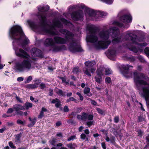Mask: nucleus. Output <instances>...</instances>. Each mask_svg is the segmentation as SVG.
I'll list each match as a JSON object with an SVG mask.
<instances>
[{"label": "nucleus", "instance_id": "nucleus-1", "mask_svg": "<svg viewBox=\"0 0 149 149\" xmlns=\"http://www.w3.org/2000/svg\"><path fill=\"white\" fill-rule=\"evenodd\" d=\"M9 35L13 40V49L16 55L24 58L22 62L16 64L15 70L19 72L25 70H29L32 68L31 58L24 50L21 49L18 50V47L24 48L25 45L30 43L29 40L24 35L21 28L18 25L14 26L11 28Z\"/></svg>", "mask_w": 149, "mask_h": 149}, {"label": "nucleus", "instance_id": "nucleus-2", "mask_svg": "<svg viewBox=\"0 0 149 149\" xmlns=\"http://www.w3.org/2000/svg\"><path fill=\"white\" fill-rule=\"evenodd\" d=\"M87 29L89 31V35L87 36V40L94 43L96 48L97 49L107 48L112 41L114 44L120 42L121 38L119 36V31L116 27L110 28L107 30H103L100 31L98 36L101 40H98L96 36L94 26L91 24H88Z\"/></svg>", "mask_w": 149, "mask_h": 149}, {"label": "nucleus", "instance_id": "nucleus-3", "mask_svg": "<svg viewBox=\"0 0 149 149\" xmlns=\"http://www.w3.org/2000/svg\"><path fill=\"white\" fill-rule=\"evenodd\" d=\"M134 81L136 89L141 96L146 99L147 106L149 108V78L141 73L134 72Z\"/></svg>", "mask_w": 149, "mask_h": 149}, {"label": "nucleus", "instance_id": "nucleus-4", "mask_svg": "<svg viewBox=\"0 0 149 149\" xmlns=\"http://www.w3.org/2000/svg\"><path fill=\"white\" fill-rule=\"evenodd\" d=\"M40 15V21L43 26V31L46 34L51 35L57 34V33L54 31L56 28L62 27V25L59 21H57L54 22L52 26L47 25L45 23L46 16L45 15L41 14Z\"/></svg>", "mask_w": 149, "mask_h": 149}, {"label": "nucleus", "instance_id": "nucleus-5", "mask_svg": "<svg viewBox=\"0 0 149 149\" xmlns=\"http://www.w3.org/2000/svg\"><path fill=\"white\" fill-rule=\"evenodd\" d=\"M60 31L63 34H65L67 40H72V42L68 46L69 49L71 52H75L82 51V49L80 45L76 41L73 39V35L71 32L65 29H61Z\"/></svg>", "mask_w": 149, "mask_h": 149}, {"label": "nucleus", "instance_id": "nucleus-6", "mask_svg": "<svg viewBox=\"0 0 149 149\" xmlns=\"http://www.w3.org/2000/svg\"><path fill=\"white\" fill-rule=\"evenodd\" d=\"M90 19L97 20L99 17L106 16L107 13L104 12L95 11L92 9H88L87 11Z\"/></svg>", "mask_w": 149, "mask_h": 149}, {"label": "nucleus", "instance_id": "nucleus-7", "mask_svg": "<svg viewBox=\"0 0 149 149\" xmlns=\"http://www.w3.org/2000/svg\"><path fill=\"white\" fill-rule=\"evenodd\" d=\"M124 39L126 40L129 39V38H131L130 42L131 43L134 44H137L139 42L143 41V40L141 38H138L137 36L134 37H132L133 33L131 31H128L125 33Z\"/></svg>", "mask_w": 149, "mask_h": 149}, {"label": "nucleus", "instance_id": "nucleus-8", "mask_svg": "<svg viewBox=\"0 0 149 149\" xmlns=\"http://www.w3.org/2000/svg\"><path fill=\"white\" fill-rule=\"evenodd\" d=\"M85 64L87 68H86L85 70H84V72L88 76L91 77V75L89 71L92 73H94L95 69L92 68V67L95 64V63L94 61H87L85 63Z\"/></svg>", "mask_w": 149, "mask_h": 149}, {"label": "nucleus", "instance_id": "nucleus-9", "mask_svg": "<svg viewBox=\"0 0 149 149\" xmlns=\"http://www.w3.org/2000/svg\"><path fill=\"white\" fill-rule=\"evenodd\" d=\"M71 16L72 18L74 20H81L83 17V12L81 10L73 12Z\"/></svg>", "mask_w": 149, "mask_h": 149}, {"label": "nucleus", "instance_id": "nucleus-10", "mask_svg": "<svg viewBox=\"0 0 149 149\" xmlns=\"http://www.w3.org/2000/svg\"><path fill=\"white\" fill-rule=\"evenodd\" d=\"M147 44L145 42H143L142 43L139 44L138 46L139 47L138 48H136L135 47H132L130 49L132 51L136 53L138 51L141 52L143 51V47H145L147 46Z\"/></svg>", "mask_w": 149, "mask_h": 149}, {"label": "nucleus", "instance_id": "nucleus-11", "mask_svg": "<svg viewBox=\"0 0 149 149\" xmlns=\"http://www.w3.org/2000/svg\"><path fill=\"white\" fill-rule=\"evenodd\" d=\"M101 70H100L98 69L96 72L97 75L95 77V81L99 83H100L102 81V76L104 74L102 72H101Z\"/></svg>", "mask_w": 149, "mask_h": 149}, {"label": "nucleus", "instance_id": "nucleus-12", "mask_svg": "<svg viewBox=\"0 0 149 149\" xmlns=\"http://www.w3.org/2000/svg\"><path fill=\"white\" fill-rule=\"evenodd\" d=\"M121 20L125 23L131 22L132 21V17L130 15H125L122 16Z\"/></svg>", "mask_w": 149, "mask_h": 149}, {"label": "nucleus", "instance_id": "nucleus-13", "mask_svg": "<svg viewBox=\"0 0 149 149\" xmlns=\"http://www.w3.org/2000/svg\"><path fill=\"white\" fill-rule=\"evenodd\" d=\"M100 70H101V72L103 73V75H109L111 74L112 73V71L109 68H105L103 67H101L99 69Z\"/></svg>", "mask_w": 149, "mask_h": 149}, {"label": "nucleus", "instance_id": "nucleus-14", "mask_svg": "<svg viewBox=\"0 0 149 149\" xmlns=\"http://www.w3.org/2000/svg\"><path fill=\"white\" fill-rule=\"evenodd\" d=\"M54 40L55 42L60 44H63L66 43L67 40H65L64 38L58 37H56L54 38Z\"/></svg>", "mask_w": 149, "mask_h": 149}, {"label": "nucleus", "instance_id": "nucleus-15", "mask_svg": "<svg viewBox=\"0 0 149 149\" xmlns=\"http://www.w3.org/2000/svg\"><path fill=\"white\" fill-rule=\"evenodd\" d=\"M116 54V52L115 49H109L108 54L109 56V58L113 59L112 57H114Z\"/></svg>", "mask_w": 149, "mask_h": 149}, {"label": "nucleus", "instance_id": "nucleus-16", "mask_svg": "<svg viewBox=\"0 0 149 149\" xmlns=\"http://www.w3.org/2000/svg\"><path fill=\"white\" fill-rule=\"evenodd\" d=\"M13 109L17 112L19 111L20 110H24L25 107L22 105L18 104H16L13 107Z\"/></svg>", "mask_w": 149, "mask_h": 149}, {"label": "nucleus", "instance_id": "nucleus-17", "mask_svg": "<svg viewBox=\"0 0 149 149\" xmlns=\"http://www.w3.org/2000/svg\"><path fill=\"white\" fill-rule=\"evenodd\" d=\"M54 44V42L52 39L48 38L46 39L44 42L45 45L46 46H48L52 45Z\"/></svg>", "mask_w": 149, "mask_h": 149}, {"label": "nucleus", "instance_id": "nucleus-18", "mask_svg": "<svg viewBox=\"0 0 149 149\" xmlns=\"http://www.w3.org/2000/svg\"><path fill=\"white\" fill-rule=\"evenodd\" d=\"M40 53L41 51L36 48H33L32 49L31 53L33 56H39Z\"/></svg>", "mask_w": 149, "mask_h": 149}, {"label": "nucleus", "instance_id": "nucleus-19", "mask_svg": "<svg viewBox=\"0 0 149 149\" xmlns=\"http://www.w3.org/2000/svg\"><path fill=\"white\" fill-rule=\"evenodd\" d=\"M27 22L30 27L33 30H35L38 28V26L30 20H28Z\"/></svg>", "mask_w": 149, "mask_h": 149}, {"label": "nucleus", "instance_id": "nucleus-20", "mask_svg": "<svg viewBox=\"0 0 149 149\" xmlns=\"http://www.w3.org/2000/svg\"><path fill=\"white\" fill-rule=\"evenodd\" d=\"M90 88H89L86 87L84 91V93L87 96L90 97L92 95V94L90 92Z\"/></svg>", "mask_w": 149, "mask_h": 149}, {"label": "nucleus", "instance_id": "nucleus-21", "mask_svg": "<svg viewBox=\"0 0 149 149\" xmlns=\"http://www.w3.org/2000/svg\"><path fill=\"white\" fill-rule=\"evenodd\" d=\"M52 103H55V106L57 107H59L61 105V102L57 99H53L51 102Z\"/></svg>", "mask_w": 149, "mask_h": 149}, {"label": "nucleus", "instance_id": "nucleus-22", "mask_svg": "<svg viewBox=\"0 0 149 149\" xmlns=\"http://www.w3.org/2000/svg\"><path fill=\"white\" fill-rule=\"evenodd\" d=\"M21 137V135L20 134H18L16 135L15 142L17 144L21 143V141L20 139Z\"/></svg>", "mask_w": 149, "mask_h": 149}, {"label": "nucleus", "instance_id": "nucleus-23", "mask_svg": "<svg viewBox=\"0 0 149 149\" xmlns=\"http://www.w3.org/2000/svg\"><path fill=\"white\" fill-rule=\"evenodd\" d=\"M49 9L48 6H47L45 7H40L38 8V10L40 12H44L48 10Z\"/></svg>", "mask_w": 149, "mask_h": 149}, {"label": "nucleus", "instance_id": "nucleus-24", "mask_svg": "<svg viewBox=\"0 0 149 149\" xmlns=\"http://www.w3.org/2000/svg\"><path fill=\"white\" fill-rule=\"evenodd\" d=\"M47 109L45 108L42 107L41 111L38 116V118H42L44 116V112L47 111Z\"/></svg>", "mask_w": 149, "mask_h": 149}, {"label": "nucleus", "instance_id": "nucleus-25", "mask_svg": "<svg viewBox=\"0 0 149 149\" xmlns=\"http://www.w3.org/2000/svg\"><path fill=\"white\" fill-rule=\"evenodd\" d=\"M30 121L31 122V123L29 125V127H30L34 125L36 123V118H34L33 119H31V118H29Z\"/></svg>", "mask_w": 149, "mask_h": 149}, {"label": "nucleus", "instance_id": "nucleus-26", "mask_svg": "<svg viewBox=\"0 0 149 149\" xmlns=\"http://www.w3.org/2000/svg\"><path fill=\"white\" fill-rule=\"evenodd\" d=\"M67 146L71 149H74L77 147L76 145L74 143H69L67 144Z\"/></svg>", "mask_w": 149, "mask_h": 149}, {"label": "nucleus", "instance_id": "nucleus-27", "mask_svg": "<svg viewBox=\"0 0 149 149\" xmlns=\"http://www.w3.org/2000/svg\"><path fill=\"white\" fill-rule=\"evenodd\" d=\"M25 107L26 109H28L32 107V104L31 103L26 102L25 104Z\"/></svg>", "mask_w": 149, "mask_h": 149}, {"label": "nucleus", "instance_id": "nucleus-28", "mask_svg": "<svg viewBox=\"0 0 149 149\" xmlns=\"http://www.w3.org/2000/svg\"><path fill=\"white\" fill-rule=\"evenodd\" d=\"M27 88L29 89H33L37 88L36 85L34 84H29L27 85Z\"/></svg>", "mask_w": 149, "mask_h": 149}, {"label": "nucleus", "instance_id": "nucleus-29", "mask_svg": "<svg viewBox=\"0 0 149 149\" xmlns=\"http://www.w3.org/2000/svg\"><path fill=\"white\" fill-rule=\"evenodd\" d=\"M123 68L125 70H128L131 68H132L133 66L130 65H123L122 66Z\"/></svg>", "mask_w": 149, "mask_h": 149}, {"label": "nucleus", "instance_id": "nucleus-30", "mask_svg": "<svg viewBox=\"0 0 149 149\" xmlns=\"http://www.w3.org/2000/svg\"><path fill=\"white\" fill-rule=\"evenodd\" d=\"M82 120H86L88 116V113H82Z\"/></svg>", "mask_w": 149, "mask_h": 149}, {"label": "nucleus", "instance_id": "nucleus-31", "mask_svg": "<svg viewBox=\"0 0 149 149\" xmlns=\"http://www.w3.org/2000/svg\"><path fill=\"white\" fill-rule=\"evenodd\" d=\"M62 46H55L54 47L53 50L55 52H57L60 51L62 49Z\"/></svg>", "mask_w": 149, "mask_h": 149}, {"label": "nucleus", "instance_id": "nucleus-32", "mask_svg": "<svg viewBox=\"0 0 149 149\" xmlns=\"http://www.w3.org/2000/svg\"><path fill=\"white\" fill-rule=\"evenodd\" d=\"M144 52L146 56L149 58V48L146 47L144 50Z\"/></svg>", "mask_w": 149, "mask_h": 149}, {"label": "nucleus", "instance_id": "nucleus-33", "mask_svg": "<svg viewBox=\"0 0 149 149\" xmlns=\"http://www.w3.org/2000/svg\"><path fill=\"white\" fill-rule=\"evenodd\" d=\"M93 118V116L92 115L89 114L88 113V116H87V118H86V120H92Z\"/></svg>", "mask_w": 149, "mask_h": 149}, {"label": "nucleus", "instance_id": "nucleus-34", "mask_svg": "<svg viewBox=\"0 0 149 149\" xmlns=\"http://www.w3.org/2000/svg\"><path fill=\"white\" fill-rule=\"evenodd\" d=\"M32 79V77L31 76L28 77L25 81V83H27L30 82Z\"/></svg>", "mask_w": 149, "mask_h": 149}, {"label": "nucleus", "instance_id": "nucleus-35", "mask_svg": "<svg viewBox=\"0 0 149 149\" xmlns=\"http://www.w3.org/2000/svg\"><path fill=\"white\" fill-rule=\"evenodd\" d=\"M105 81L106 83L109 84L111 81V79L110 77H107L106 78Z\"/></svg>", "mask_w": 149, "mask_h": 149}, {"label": "nucleus", "instance_id": "nucleus-36", "mask_svg": "<svg viewBox=\"0 0 149 149\" xmlns=\"http://www.w3.org/2000/svg\"><path fill=\"white\" fill-rule=\"evenodd\" d=\"M58 91H56V93H57V94L62 96L65 95V93H63L61 90L58 89Z\"/></svg>", "mask_w": 149, "mask_h": 149}, {"label": "nucleus", "instance_id": "nucleus-37", "mask_svg": "<svg viewBox=\"0 0 149 149\" xmlns=\"http://www.w3.org/2000/svg\"><path fill=\"white\" fill-rule=\"evenodd\" d=\"M113 24L115 25L120 27H123V24L117 22H114Z\"/></svg>", "mask_w": 149, "mask_h": 149}, {"label": "nucleus", "instance_id": "nucleus-38", "mask_svg": "<svg viewBox=\"0 0 149 149\" xmlns=\"http://www.w3.org/2000/svg\"><path fill=\"white\" fill-rule=\"evenodd\" d=\"M50 143L53 145H54L55 143L57 142V139L55 138H53L52 140L50 141Z\"/></svg>", "mask_w": 149, "mask_h": 149}, {"label": "nucleus", "instance_id": "nucleus-39", "mask_svg": "<svg viewBox=\"0 0 149 149\" xmlns=\"http://www.w3.org/2000/svg\"><path fill=\"white\" fill-rule=\"evenodd\" d=\"M79 71V68L77 67H75L73 70V72L74 74H77Z\"/></svg>", "mask_w": 149, "mask_h": 149}, {"label": "nucleus", "instance_id": "nucleus-40", "mask_svg": "<svg viewBox=\"0 0 149 149\" xmlns=\"http://www.w3.org/2000/svg\"><path fill=\"white\" fill-rule=\"evenodd\" d=\"M75 139H76V136L75 135H73L71 136L69 138H68V141H70Z\"/></svg>", "mask_w": 149, "mask_h": 149}, {"label": "nucleus", "instance_id": "nucleus-41", "mask_svg": "<svg viewBox=\"0 0 149 149\" xmlns=\"http://www.w3.org/2000/svg\"><path fill=\"white\" fill-rule=\"evenodd\" d=\"M61 21L64 24L66 25H68V22L67 21L64 19H61Z\"/></svg>", "mask_w": 149, "mask_h": 149}, {"label": "nucleus", "instance_id": "nucleus-42", "mask_svg": "<svg viewBox=\"0 0 149 149\" xmlns=\"http://www.w3.org/2000/svg\"><path fill=\"white\" fill-rule=\"evenodd\" d=\"M63 83H65L66 85H68L69 84V81H67L66 80V79L64 77H62L61 78Z\"/></svg>", "mask_w": 149, "mask_h": 149}, {"label": "nucleus", "instance_id": "nucleus-43", "mask_svg": "<svg viewBox=\"0 0 149 149\" xmlns=\"http://www.w3.org/2000/svg\"><path fill=\"white\" fill-rule=\"evenodd\" d=\"M94 121H90L86 123V124L89 127H90L93 124Z\"/></svg>", "mask_w": 149, "mask_h": 149}, {"label": "nucleus", "instance_id": "nucleus-44", "mask_svg": "<svg viewBox=\"0 0 149 149\" xmlns=\"http://www.w3.org/2000/svg\"><path fill=\"white\" fill-rule=\"evenodd\" d=\"M8 143L9 146L11 148H15V146H14L13 143L12 142H9Z\"/></svg>", "mask_w": 149, "mask_h": 149}, {"label": "nucleus", "instance_id": "nucleus-45", "mask_svg": "<svg viewBox=\"0 0 149 149\" xmlns=\"http://www.w3.org/2000/svg\"><path fill=\"white\" fill-rule=\"evenodd\" d=\"M138 58L141 62H143L144 60L143 57L141 56H138Z\"/></svg>", "mask_w": 149, "mask_h": 149}, {"label": "nucleus", "instance_id": "nucleus-46", "mask_svg": "<svg viewBox=\"0 0 149 149\" xmlns=\"http://www.w3.org/2000/svg\"><path fill=\"white\" fill-rule=\"evenodd\" d=\"M40 87L42 89L46 87L45 84L42 83H40Z\"/></svg>", "mask_w": 149, "mask_h": 149}, {"label": "nucleus", "instance_id": "nucleus-47", "mask_svg": "<svg viewBox=\"0 0 149 149\" xmlns=\"http://www.w3.org/2000/svg\"><path fill=\"white\" fill-rule=\"evenodd\" d=\"M97 110L99 113L101 114H103L104 113L103 111L100 108H97Z\"/></svg>", "mask_w": 149, "mask_h": 149}, {"label": "nucleus", "instance_id": "nucleus-48", "mask_svg": "<svg viewBox=\"0 0 149 149\" xmlns=\"http://www.w3.org/2000/svg\"><path fill=\"white\" fill-rule=\"evenodd\" d=\"M64 111L65 112H68L69 111V109L67 106H65L63 108Z\"/></svg>", "mask_w": 149, "mask_h": 149}, {"label": "nucleus", "instance_id": "nucleus-49", "mask_svg": "<svg viewBox=\"0 0 149 149\" xmlns=\"http://www.w3.org/2000/svg\"><path fill=\"white\" fill-rule=\"evenodd\" d=\"M24 78L22 77H18L17 79V80L18 81L20 82L24 80Z\"/></svg>", "mask_w": 149, "mask_h": 149}, {"label": "nucleus", "instance_id": "nucleus-50", "mask_svg": "<svg viewBox=\"0 0 149 149\" xmlns=\"http://www.w3.org/2000/svg\"><path fill=\"white\" fill-rule=\"evenodd\" d=\"M17 122L19 124H23L24 123L20 120H18L17 121Z\"/></svg>", "mask_w": 149, "mask_h": 149}, {"label": "nucleus", "instance_id": "nucleus-51", "mask_svg": "<svg viewBox=\"0 0 149 149\" xmlns=\"http://www.w3.org/2000/svg\"><path fill=\"white\" fill-rule=\"evenodd\" d=\"M35 82L36 83L34 84L36 85L38 87V86L39 85H40V81L39 80H36V81Z\"/></svg>", "mask_w": 149, "mask_h": 149}, {"label": "nucleus", "instance_id": "nucleus-52", "mask_svg": "<svg viewBox=\"0 0 149 149\" xmlns=\"http://www.w3.org/2000/svg\"><path fill=\"white\" fill-rule=\"evenodd\" d=\"M79 7L80 8H81L82 9H84L85 8V7L84 5L82 4L79 5Z\"/></svg>", "mask_w": 149, "mask_h": 149}, {"label": "nucleus", "instance_id": "nucleus-53", "mask_svg": "<svg viewBox=\"0 0 149 149\" xmlns=\"http://www.w3.org/2000/svg\"><path fill=\"white\" fill-rule=\"evenodd\" d=\"M13 109L12 108H10L8 109L7 111L8 113H11L13 112Z\"/></svg>", "mask_w": 149, "mask_h": 149}, {"label": "nucleus", "instance_id": "nucleus-54", "mask_svg": "<svg viewBox=\"0 0 149 149\" xmlns=\"http://www.w3.org/2000/svg\"><path fill=\"white\" fill-rule=\"evenodd\" d=\"M102 146L103 149H106V144L104 142H103L101 144Z\"/></svg>", "mask_w": 149, "mask_h": 149}, {"label": "nucleus", "instance_id": "nucleus-55", "mask_svg": "<svg viewBox=\"0 0 149 149\" xmlns=\"http://www.w3.org/2000/svg\"><path fill=\"white\" fill-rule=\"evenodd\" d=\"M86 135L85 134H82L81 135V137L82 139H84L86 137Z\"/></svg>", "mask_w": 149, "mask_h": 149}, {"label": "nucleus", "instance_id": "nucleus-56", "mask_svg": "<svg viewBox=\"0 0 149 149\" xmlns=\"http://www.w3.org/2000/svg\"><path fill=\"white\" fill-rule=\"evenodd\" d=\"M77 117L78 119L79 120H82V115H77Z\"/></svg>", "mask_w": 149, "mask_h": 149}, {"label": "nucleus", "instance_id": "nucleus-57", "mask_svg": "<svg viewBox=\"0 0 149 149\" xmlns=\"http://www.w3.org/2000/svg\"><path fill=\"white\" fill-rule=\"evenodd\" d=\"M61 123L60 121L57 122V123H56V126L58 127L60 125H61Z\"/></svg>", "mask_w": 149, "mask_h": 149}, {"label": "nucleus", "instance_id": "nucleus-58", "mask_svg": "<svg viewBox=\"0 0 149 149\" xmlns=\"http://www.w3.org/2000/svg\"><path fill=\"white\" fill-rule=\"evenodd\" d=\"M114 122L115 123H117L119 120V118L118 117H116L114 118Z\"/></svg>", "mask_w": 149, "mask_h": 149}, {"label": "nucleus", "instance_id": "nucleus-59", "mask_svg": "<svg viewBox=\"0 0 149 149\" xmlns=\"http://www.w3.org/2000/svg\"><path fill=\"white\" fill-rule=\"evenodd\" d=\"M69 100L70 101H74L75 102L76 101V100L73 97H71L69 98Z\"/></svg>", "mask_w": 149, "mask_h": 149}, {"label": "nucleus", "instance_id": "nucleus-60", "mask_svg": "<svg viewBox=\"0 0 149 149\" xmlns=\"http://www.w3.org/2000/svg\"><path fill=\"white\" fill-rule=\"evenodd\" d=\"M144 120L143 118L141 117H139V122H141Z\"/></svg>", "mask_w": 149, "mask_h": 149}, {"label": "nucleus", "instance_id": "nucleus-61", "mask_svg": "<svg viewBox=\"0 0 149 149\" xmlns=\"http://www.w3.org/2000/svg\"><path fill=\"white\" fill-rule=\"evenodd\" d=\"M49 95L50 96H52L53 94V90L52 89H50L49 91Z\"/></svg>", "mask_w": 149, "mask_h": 149}, {"label": "nucleus", "instance_id": "nucleus-62", "mask_svg": "<svg viewBox=\"0 0 149 149\" xmlns=\"http://www.w3.org/2000/svg\"><path fill=\"white\" fill-rule=\"evenodd\" d=\"M18 114L20 115H23V112L21 111H18L17 112Z\"/></svg>", "mask_w": 149, "mask_h": 149}, {"label": "nucleus", "instance_id": "nucleus-63", "mask_svg": "<svg viewBox=\"0 0 149 149\" xmlns=\"http://www.w3.org/2000/svg\"><path fill=\"white\" fill-rule=\"evenodd\" d=\"M5 65L4 64H3L0 63V70L2 69L3 68L4 66H5Z\"/></svg>", "mask_w": 149, "mask_h": 149}, {"label": "nucleus", "instance_id": "nucleus-64", "mask_svg": "<svg viewBox=\"0 0 149 149\" xmlns=\"http://www.w3.org/2000/svg\"><path fill=\"white\" fill-rule=\"evenodd\" d=\"M85 133L86 134H88L89 133V130L88 129H86L85 130Z\"/></svg>", "mask_w": 149, "mask_h": 149}]
</instances>
